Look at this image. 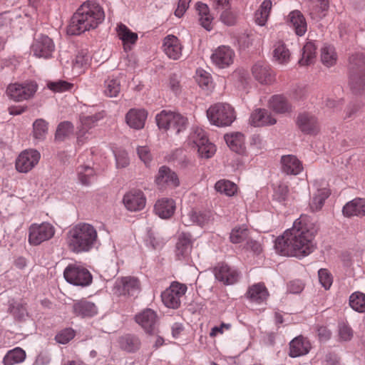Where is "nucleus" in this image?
Listing matches in <instances>:
<instances>
[{
	"instance_id": "nucleus-36",
	"label": "nucleus",
	"mask_w": 365,
	"mask_h": 365,
	"mask_svg": "<svg viewBox=\"0 0 365 365\" xmlns=\"http://www.w3.org/2000/svg\"><path fill=\"white\" fill-rule=\"evenodd\" d=\"M269 107L275 113H287L292 111V105L282 95H274L269 100Z\"/></svg>"
},
{
	"instance_id": "nucleus-40",
	"label": "nucleus",
	"mask_w": 365,
	"mask_h": 365,
	"mask_svg": "<svg viewBox=\"0 0 365 365\" xmlns=\"http://www.w3.org/2000/svg\"><path fill=\"white\" fill-rule=\"evenodd\" d=\"M272 3L270 0H264L261 4L259 8L255 14V21L259 26H264L269 18Z\"/></svg>"
},
{
	"instance_id": "nucleus-47",
	"label": "nucleus",
	"mask_w": 365,
	"mask_h": 365,
	"mask_svg": "<svg viewBox=\"0 0 365 365\" xmlns=\"http://www.w3.org/2000/svg\"><path fill=\"white\" fill-rule=\"evenodd\" d=\"M250 237V231L246 226L233 228L230 235V241L234 244L246 242Z\"/></svg>"
},
{
	"instance_id": "nucleus-6",
	"label": "nucleus",
	"mask_w": 365,
	"mask_h": 365,
	"mask_svg": "<svg viewBox=\"0 0 365 365\" xmlns=\"http://www.w3.org/2000/svg\"><path fill=\"white\" fill-rule=\"evenodd\" d=\"M155 120L160 129L170 130L175 133L183 131L187 125V120L185 116L166 110L158 113Z\"/></svg>"
},
{
	"instance_id": "nucleus-34",
	"label": "nucleus",
	"mask_w": 365,
	"mask_h": 365,
	"mask_svg": "<svg viewBox=\"0 0 365 365\" xmlns=\"http://www.w3.org/2000/svg\"><path fill=\"white\" fill-rule=\"evenodd\" d=\"M343 214L346 217L364 216L365 199L355 198L348 202L343 207Z\"/></svg>"
},
{
	"instance_id": "nucleus-62",
	"label": "nucleus",
	"mask_w": 365,
	"mask_h": 365,
	"mask_svg": "<svg viewBox=\"0 0 365 365\" xmlns=\"http://www.w3.org/2000/svg\"><path fill=\"white\" fill-rule=\"evenodd\" d=\"M113 153L118 168H125L128 165L129 159L128 157V153L125 150H119L114 151Z\"/></svg>"
},
{
	"instance_id": "nucleus-45",
	"label": "nucleus",
	"mask_w": 365,
	"mask_h": 365,
	"mask_svg": "<svg viewBox=\"0 0 365 365\" xmlns=\"http://www.w3.org/2000/svg\"><path fill=\"white\" fill-rule=\"evenodd\" d=\"M91 56L87 50L80 51L73 61V68L79 70L81 73L87 68L91 63Z\"/></svg>"
},
{
	"instance_id": "nucleus-28",
	"label": "nucleus",
	"mask_w": 365,
	"mask_h": 365,
	"mask_svg": "<svg viewBox=\"0 0 365 365\" xmlns=\"http://www.w3.org/2000/svg\"><path fill=\"white\" fill-rule=\"evenodd\" d=\"M102 93L108 98H116L121 91V83L119 76H108L102 85Z\"/></svg>"
},
{
	"instance_id": "nucleus-32",
	"label": "nucleus",
	"mask_w": 365,
	"mask_h": 365,
	"mask_svg": "<svg viewBox=\"0 0 365 365\" xmlns=\"http://www.w3.org/2000/svg\"><path fill=\"white\" fill-rule=\"evenodd\" d=\"M282 170L287 175H297L299 174L302 169V165L300 160L294 155H284L281 158Z\"/></svg>"
},
{
	"instance_id": "nucleus-39",
	"label": "nucleus",
	"mask_w": 365,
	"mask_h": 365,
	"mask_svg": "<svg viewBox=\"0 0 365 365\" xmlns=\"http://www.w3.org/2000/svg\"><path fill=\"white\" fill-rule=\"evenodd\" d=\"M317 46L314 41H308L303 47L302 57L299 63L301 66H308L314 63L316 58Z\"/></svg>"
},
{
	"instance_id": "nucleus-35",
	"label": "nucleus",
	"mask_w": 365,
	"mask_h": 365,
	"mask_svg": "<svg viewBox=\"0 0 365 365\" xmlns=\"http://www.w3.org/2000/svg\"><path fill=\"white\" fill-rule=\"evenodd\" d=\"M187 217L190 222L200 227H204L214 220V214L210 210H191Z\"/></svg>"
},
{
	"instance_id": "nucleus-2",
	"label": "nucleus",
	"mask_w": 365,
	"mask_h": 365,
	"mask_svg": "<svg viewBox=\"0 0 365 365\" xmlns=\"http://www.w3.org/2000/svg\"><path fill=\"white\" fill-rule=\"evenodd\" d=\"M104 19V11L98 3L94 1H85L73 15L67 32L70 35H79L97 28Z\"/></svg>"
},
{
	"instance_id": "nucleus-30",
	"label": "nucleus",
	"mask_w": 365,
	"mask_h": 365,
	"mask_svg": "<svg viewBox=\"0 0 365 365\" xmlns=\"http://www.w3.org/2000/svg\"><path fill=\"white\" fill-rule=\"evenodd\" d=\"M287 22L297 36H303L307 30V25L303 14L298 10L291 11L287 17Z\"/></svg>"
},
{
	"instance_id": "nucleus-49",
	"label": "nucleus",
	"mask_w": 365,
	"mask_h": 365,
	"mask_svg": "<svg viewBox=\"0 0 365 365\" xmlns=\"http://www.w3.org/2000/svg\"><path fill=\"white\" fill-rule=\"evenodd\" d=\"M196 81L199 86L205 91H211L214 88L210 74L203 69H197L196 71Z\"/></svg>"
},
{
	"instance_id": "nucleus-26",
	"label": "nucleus",
	"mask_w": 365,
	"mask_h": 365,
	"mask_svg": "<svg viewBox=\"0 0 365 365\" xmlns=\"http://www.w3.org/2000/svg\"><path fill=\"white\" fill-rule=\"evenodd\" d=\"M105 116V112L103 110L99 111L94 115H82L80 117V126L78 134V141L83 142L84 138H88L86 136L88 130L94 126L95 123L99 120L103 118Z\"/></svg>"
},
{
	"instance_id": "nucleus-4",
	"label": "nucleus",
	"mask_w": 365,
	"mask_h": 365,
	"mask_svg": "<svg viewBox=\"0 0 365 365\" xmlns=\"http://www.w3.org/2000/svg\"><path fill=\"white\" fill-rule=\"evenodd\" d=\"M349 85L357 92L365 90V56L352 54L349 58Z\"/></svg>"
},
{
	"instance_id": "nucleus-15",
	"label": "nucleus",
	"mask_w": 365,
	"mask_h": 365,
	"mask_svg": "<svg viewBox=\"0 0 365 365\" xmlns=\"http://www.w3.org/2000/svg\"><path fill=\"white\" fill-rule=\"evenodd\" d=\"M40 153L35 149H28L22 151L16 160V169L21 173L31 170L39 162Z\"/></svg>"
},
{
	"instance_id": "nucleus-10",
	"label": "nucleus",
	"mask_w": 365,
	"mask_h": 365,
	"mask_svg": "<svg viewBox=\"0 0 365 365\" xmlns=\"http://www.w3.org/2000/svg\"><path fill=\"white\" fill-rule=\"evenodd\" d=\"M55 232V227L49 222L33 223L29 227L28 242L32 246L39 245L51 240Z\"/></svg>"
},
{
	"instance_id": "nucleus-5",
	"label": "nucleus",
	"mask_w": 365,
	"mask_h": 365,
	"mask_svg": "<svg viewBox=\"0 0 365 365\" xmlns=\"http://www.w3.org/2000/svg\"><path fill=\"white\" fill-rule=\"evenodd\" d=\"M210 122L218 127L230 125L235 120L234 108L228 103H218L207 110Z\"/></svg>"
},
{
	"instance_id": "nucleus-27",
	"label": "nucleus",
	"mask_w": 365,
	"mask_h": 365,
	"mask_svg": "<svg viewBox=\"0 0 365 365\" xmlns=\"http://www.w3.org/2000/svg\"><path fill=\"white\" fill-rule=\"evenodd\" d=\"M192 250V236L190 233L182 232L179 235L176 244L175 255L178 260L188 258Z\"/></svg>"
},
{
	"instance_id": "nucleus-51",
	"label": "nucleus",
	"mask_w": 365,
	"mask_h": 365,
	"mask_svg": "<svg viewBox=\"0 0 365 365\" xmlns=\"http://www.w3.org/2000/svg\"><path fill=\"white\" fill-rule=\"evenodd\" d=\"M116 31L124 44L134 43L138 38V35L135 33L130 31L126 26L122 24L118 25Z\"/></svg>"
},
{
	"instance_id": "nucleus-1",
	"label": "nucleus",
	"mask_w": 365,
	"mask_h": 365,
	"mask_svg": "<svg viewBox=\"0 0 365 365\" xmlns=\"http://www.w3.org/2000/svg\"><path fill=\"white\" fill-rule=\"evenodd\" d=\"M313 240L314 232L307 217L301 216L294 222L292 227L276 239L274 247L283 256L305 257L314 250Z\"/></svg>"
},
{
	"instance_id": "nucleus-29",
	"label": "nucleus",
	"mask_w": 365,
	"mask_h": 365,
	"mask_svg": "<svg viewBox=\"0 0 365 365\" xmlns=\"http://www.w3.org/2000/svg\"><path fill=\"white\" fill-rule=\"evenodd\" d=\"M175 210V202L170 198H161L154 206L155 214L162 219H168L173 216Z\"/></svg>"
},
{
	"instance_id": "nucleus-22",
	"label": "nucleus",
	"mask_w": 365,
	"mask_h": 365,
	"mask_svg": "<svg viewBox=\"0 0 365 365\" xmlns=\"http://www.w3.org/2000/svg\"><path fill=\"white\" fill-rule=\"evenodd\" d=\"M135 322L148 333H153L158 322L155 312L146 309L135 316Z\"/></svg>"
},
{
	"instance_id": "nucleus-17",
	"label": "nucleus",
	"mask_w": 365,
	"mask_h": 365,
	"mask_svg": "<svg viewBox=\"0 0 365 365\" xmlns=\"http://www.w3.org/2000/svg\"><path fill=\"white\" fill-rule=\"evenodd\" d=\"M123 202L127 210L135 212L145 207L146 198L142 191L133 190L124 195Z\"/></svg>"
},
{
	"instance_id": "nucleus-64",
	"label": "nucleus",
	"mask_w": 365,
	"mask_h": 365,
	"mask_svg": "<svg viewBox=\"0 0 365 365\" xmlns=\"http://www.w3.org/2000/svg\"><path fill=\"white\" fill-rule=\"evenodd\" d=\"M191 0H179L178 7L175 11V15L179 18L183 16L189 7Z\"/></svg>"
},
{
	"instance_id": "nucleus-48",
	"label": "nucleus",
	"mask_w": 365,
	"mask_h": 365,
	"mask_svg": "<svg viewBox=\"0 0 365 365\" xmlns=\"http://www.w3.org/2000/svg\"><path fill=\"white\" fill-rule=\"evenodd\" d=\"M215 189L221 194L232 197L237 192V187L228 180H220L215 183Z\"/></svg>"
},
{
	"instance_id": "nucleus-16",
	"label": "nucleus",
	"mask_w": 365,
	"mask_h": 365,
	"mask_svg": "<svg viewBox=\"0 0 365 365\" xmlns=\"http://www.w3.org/2000/svg\"><path fill=\"white\" fill-rule=\"evenodd\" d=\"M252 73L261 84H272L275 81V74L270 65L265 61H257L252 68Z\"/></svg>"
},
{
	"instance_id": "nucleus-42",
	"label": "nucleus",
	"mask_w": 365,
	"mask_h": 365,
	"mask_svg": "<svg viewBox=\"0 0 365 365\" xmlns=\"http://www.w3.org/2000/svg\"><path fill=\"white\" fill-rule=\"evenodd\" d=\"M26 359V352L20 347H16L7 351L3 359L4 365H14L23 362Z\"/></svg>"
},
{
	"instance_id": "nucleus-57",
	"label": "nucleus",
	"mask_w": 365,
	"mask_h": 365,
	"mask_svg": "<svg viewBox=\"0 0 365 365\" xmlns=\"http://www.w3.org/2000/svg\"><path fill=\"white\" fill-rule=\"evenodd\" d=\"M220 20L227 26H233L237 21V14L230 9V6L228 9L222 10Z\"/></svg>"
},
{
	"instance_id": "nucleus-41",
	"label": "nucleus",
	"mask_w": 365,
	"mask_h": 365,
	"mask_svg": "<svg viewBox=\"0 0 365 365\" xmlns=\"http://www.w3.org/2000/svg\"><path fill=\"white\" fill-rule=\"evenodd\" d=\"M247 294L252 301L260 304L267 299L268 292L263 284L258 283L250 287Z\"/></svg>"
},
{
	"instance_id": "nucleus-18",
	"label": "nucleus",
	"mask_w": 365,
	"mask_h": 365,
	"mask_svg": "<svg viewBox=\"0 0 365 365\" xmlns=\"http://www.w3.org/2000/svg\"><path fill=\"white\" fill-rule=\"evenodd\" d=\"M73 313L80 318H91L98 312L95 303L83 298L74 300L72 305Z\"/></svg>"
},
{
	"instance_id": "nucleus-55",
	"label": "nucleus",
	"mask_w": 365,
	"mask_h": 365,
	"mask_svg": "<svg viewBox=\"0 0 365 365\" xmlns=\"http://www.w3.org/2000/svg\"><path fill=\"white\" fill-rule=\"evenodd\" d=\"M10 313L17 319L23 320L27 317L28 313L25 306L19 302H14L9 306Z\"/></svg>"
},
{
	"instance_id": "nucleus-23",
	"label": "nucleus",
	"mask_w": 365,
	"mask_h": 365,
	"mask_svg": "<svg viewBox=\"0 0 365 365\" xmlns=\"http://www.w3.org/2000/svg\"><path fill=\"white\" fill-rule=\"evenodd\" d=\"M148 116V113L143 108H131L125 115L127 125L133 129L140 130L143 128Z\"/></svg>"
},
{
	"instance_id": "nucleus-12",
	"label": "nucleus",
	"mask_w": 365,
	"mask_h": 365,
	"mask_svg": "<svg viewBox=\"0 0 365 365\" xmlns=\"http://www.w3.org/2000/svg\"><path fill=\"white\" fill-rule=\"evenodd\" d=\"M235 52L228 46L222 45L215 48L210 56L212 63L217 68L225 69L233 64Z\"/></svg>"
},
{
	"instance_id": "nucleus-54",
	"label": "nucleus",
	"mask_w": 365,
	"mask_h": 365,
	"mask_svg": "<svg viewBox=\"0 0 365 365\" xmlns=\"http://www.w3.org/2000/svg\"><path fill=\"white\" fill-rule=\"evenodd\" d=\"M120 346L127 351H134L139 346L138 339L134 336L126 335L120 339Z\"/></svg>"
},
{
	"instance_id": "nucleus-61",
	"label": "nucleus",
	"mask_w": 365,
	"mask_h": 365,
	"mask_svg": "<svg viewBox=\"0 0 365 365\" xmlns=\"http://www.w3.org/2000/svg\"><path fill=\"white\" fill-rule=\"evenodd\" d=\"M339 335L341 340L349 341L353 336V331L348 324L344 322H341L339 324Z\"/></svg>"
},
{
	"instance_id": "nucleus-24",
	"label": "nucleus",
	"mask_w": 365,
	"mask_h": 365,
	"mask_svg": "<svg viewBox=\"0 0 365 365\" xmlns=\"http://www.w3.org/2000/svg\"><path fill=\"white\" fill-rule=\"evenodd\" d=\"M182 45L180 40L173 35H168L163 39V50L170 58L179 59L182 55Z\"/></svg>"
},
{
	"instance_id": "nucleus-3",
	"label": "nucleus",
	"mask_w": 365,
	"mask_h": 365,
	"mask_svg": "<svg viewBox=\"0 0 365 365\" xmlns=\"http://www.w3.org/2000/svg\"><path fill=\"white\" fill-rule=\"evenodd\" d=\"M66 242L71 251L83 253L91 251L98 242V232L91 224L80 222L67 232Z\"/></svg>"
},
{
	"instance_id": "nucleus-53",
	"label": "nucleus",
	"mask_w": 365,
	"mask_h": 365,
	"mask_svg": "<svg viewBox=\"0 0 365 365\" xmlns=\"http://www.w3.org/2000/svg\"><path fill=\"white\" fill-rule=\"evenodd\" d=\"M289 188L284 183H280L274 189L273 200L282 205H285L288 199Z\"/></svg>"
},
{
	"instance_id": "nucleus-58",
	"label": "nucleus",
	"mask_w": 365,
	"mask_h": 365,
	"mask_svg": "<svg viewBox=\"0 0 365 365\" xmlns=\"http://www.w3.org/2000/svg\"><path fill=\"white\" fill-rule=\"evenodd\" d=\"M47 86L54 92H64L71 89L73 84L66 81H57L48 83Z\"/></svg>"
},
{
	"instance_id": "nucleus-14",
	"label": "nucleus",
	"mask_w": 365,
	"mask_h": 365,
	"mask_svg": "<svg viewBox=\"0 0 365 365\" xmlns=\"http://www.w3.org/2000/svg\"><path fill=\"white\" fill-rule=\"evenodd\" d=\"M113 291L119 296L135 297L140 292V283L133 277L118 278L115 281Z\"/></svg>"
},
{
	"instance_id": "nucleus-13",
	"label": "nucleus",
	"mask_w": 365,
	"mask_h": 365,
	"mask_svg": "<svg viewBox=\"0 0 365 365\" xmlns=\"http://www.w3.org/2000/svg\"><path fill=\"white\" fill-rule=\"evenodd\" d=\"M31 51L36 57L50 58L55 51V44L48 36L40 34L34 38Z\"/></svg>"
},
{
	"instance_id": "nucleus-11",
	"label": "nucleus",
	"mask_w": 365,
	"mask_h": 365,
	"mask_svg": "<svg viewBox=\"0 0 365 365\" xmlns=\"http://www.w3.org/2000/svg\"><path fill=\"white\" fill-rule=\"evenodd\" d=\"M187 289L185 284L178 282H173L161 294L162 302L165 307L171 309H178L181 304V299Z\"/></svg>"
},
{
	"instance_id": "nucleus-50",
	"label": "nucleus",
	"mask_w": 365,
	"mask_h": 365,
	"mask_svg": "<svg viewBox=\"0 0 365 365\" xmlns=\"http://www.w3.org/2000/svg\"><path fill=\"white\" fill-rule=\"evenodd\" d=\"M350 307L357 312H365V294L356 292L349 297Z\"/></svg>"
},
{
	"instance_id": "nucleus-52",
	"label": "nucleus",
	"mask_w": 365,
	"mask_h": 365,
	"mask_svg": "<svg viewBox=\"0 0 365 365\" xmlns=\"http://www.w3.org/2000/svg\"><path fill=\"white\" fill-rule=\"evenodd\" d=\"M77 173L78 180L83 185H88L94 179V170L88 165L79 167Z\"/></svg>"
},
{
	"instance_id": "nucleus-59",
	"label": "nucleus",
	"mask_w": 365,
	"mask_h": 365,
	"mask_svg": "<svg viewBox=\"0 0 365 365\" xmlns=\"http://www.w3.org/2000/svg\"><path fill=\"white\" fill-rule=\"evenodd\" d=\"M75 336L73 329L71 328L65 329L56 336V340L58 343L65 344L71 341Z\"/></svg>"
},
{
	"instance_id": "nucleus-56",
	"label": "nucleus",
	"mask_w": 365,
	"mask_h": 365,
	"mask_svg": "<svg viewBox=\"0 0 365 365\" xmlns=\"http://www.w3.org/2000/svg\"><path fill=\"white\" fill-rule=\"evenodd\" d=\"M73 132V125L68 122L65 121L61 123L56 130V138L57 140H62L65 138L69 136Z\"/></svg>"
},
{
	"instance_id": "nucleus-31",
	"label": "nucleus",
	"mask_w": 365,
	"mask_h": 365,
	"mask_svg": "<svg viewBox=\"0 0 365 365\" xmlns=\"http://www.w3.org/2000/svg\"><path fill=\"white\" fill-rule=\"evenodd\" d=\"M297 125L300 130L307 134H316L319 124L315 116L309 113H302L297 118Z\"/></svg>"
},
{
	"instance_id": "nucleus-19",
	"label": "nucleus",
	"mask_w": 365,
	"mask_h": 365,
	"mask_svg": "<svg viewBox=\"0 0 365 365\" xmlns=\"http://www.w3.org/2000/svg\"><path fill=\"white\" fill-rule=\"evenodd\" d=\"M214 274L215 278L225 285L234 284L240 278V273L236 269L224 264L216 267Z\"/></svg>"
},
{
	"instance_id": "nucleus-43",
	"label": "nucleus",
	"mask_w": 365,
	"mask_h": 365,
	"mask_svg": "<svg viewBox=\"0 0 365 365\" xmlns=\"http://www.w3.org/2000/svg\"><path fill=\"white\" fill-rule=\"evenodd\" d=\"M321 61L328 68L336 64L337 54L334 46L328 44L324 45L321 48Z\"/></svg>"
},
{
	"instance_id": "nucleus-25",
	"label": "nucleus",
	"mask_w": 365,
	"mask_h": 365,
	"mask_svg": "<svg viewBox=\"0 0 365 365\" xmlns=\"http://www.w3.org/2000/svg\"><path fill=\"white\" fill-rule=\"evenodd\" d=\"M276 123V118L266 109L257 108L250 117V123L255 127L272 125Z\"/></svg>"
},
{
	"instance_id": "nucleus-20",
	"label": "nucleus",
	"mask_w": 365,
	"mask_h": 365,
	"mask_svg": "<svg viewBox=\"0 0 365 365\" xmlns=\"http://www.w3.org/2000/svg\"><path fill=\"white\" fill-rule=\"evenodd\" d=\"M160 187H176L180 185V180L177 174L167 166H161L155 180Z\"/></svg>"
},
{
	"instance_id": "nucleus-63",
	"label": "nucleus",
	"mask_w": 365,
	"mask_h": 365,
	"mask_svg": "<svg viewBox=\"0 0 365 365\" xmlns=\"http://www.w3.org/2000/svg\"><path fill=\"white\" fill-rule=\"evenodd\" d=\"M137 152L140 159L145 165H148L151 160V154L149 148L146 146H140L138 148Z\"/></svg>"
},
{
	"instance_id": "nucleus-9",
	"label": "nucleus",
	"mask_w": 365,
	"mask_h": 365,
	"mask_svg": "<svg viewBox=\"0 0 365 365\" xmlns=\"http://www.w3.org/2000/svg\"><path fill=\"white\" fill-rule=\"evenodd\" d=\"M63 276L67 282L82 287L90 285L93 280L89 270L77 263L68 264L64 269Z\"/></svg>"
},
{
	"instance_id": "nucleus-8",
	"label": "nucleus",
	"mask_w": 365,
	"mask_h": 365,
	"mask_svg": "<svg viewBox=\"0 0 365 365\" xmlns=\"http://www.w3.org/2000/svg\"><path fill=\"white\" fill-rule=\"evenodd\" d=\"M188 143L197 149L202 158H210L216 152L215 145L207 139L206 133L202 128H195L188 137Z\"/></svg>"
},
{
	"instance_id": "nucleus-7",
	"label": "nucleus",
	"mask_w": 365,
	"mask_h": 365,
	"mask_svg": "<svg viewBox=\"0 0 365 365\" xmlns=\"http://www.w3.org/2000/svg\"><path fill=\"white\" fill-rule=\"evenodd\" d=\"M38 89V85L33 81L14 83L7 86L6 94L15 102H22L32 98Z\"/></svg>"
},
{
	"instance_id": "nucleus-60",
	"label": "nucleus",
	"mask_w": 365,
	"mask_h": 365,
	"mask_svg": "<svg viewBox=\"0 0 365 365\" xmlns=\"http://www.w3.org/2000/svg\"><path fill=\"white\" fill-rule=\"evenodd\" d=\"M320 284L325 289H329L332 284V277L325 269H320L318 272Z\"/></svg>"
},
{
	"instance_id": "nucleus-21",
	"label": "nucleus",
	"mask_w": 365,
	"mask_h": 365,
	"mask_svg": "<svg viewBox=\"0 0 365 365\" xmlns=\"http://www.w3.org/2000/svg\"><path fill=\"white\" fill-rule=\"evenodd\" d=\"M272 61L282 66H286L291 59V52L282 40L274 41L272 46Z\"/></svg>"
},
{
	"instance_id": "nucleus-44",
	"label": "nucleus",
	"mask_w": 365,
	"mask_h": 365,
	"mask_svg": "<svg viewBox=\"0 0 365 365\" xmlns=\"http://www.w3.org/2000/svg\"><path fill=\"white\" fill-rule=\"evenodd\" d=\"M329 195L330 192L327 188L317 190V192L314 195L309 203L310 209L312 211L317 212L321 210L326 199H327Z\"/></svg>"
},
{
	"instance_id": "nucleus-46",
	"label": "nucleus",
	"mask_w": 365,
	"mask_h": 365,
	"mask_svg": "<svg viewBox=\"0 0 365 365\" xmlns=\"http://www.w3.org/2000/svg\"><path fill=\"white\" fill-rule=\"evenodd\" d=\"M48 133V123L42 118L36 120L33 123V137L37 142L43 141Z\"/></svg>"
},
{
	"instance_id": "nucleus-38",
	"label": "nucleus",
	"mask_w": 365,
	"mask_h": 365,
	"mask_svg": "<svg viewBox=\"0 0 365 365\" xmlns=\"http://www.w3.org/2000/svg\"><path fill=\"white\" fill-rule=\"evenodd\" d=\"M196 9L199 15V21L201 26L207 31H210L212 29V20L210 10L207 4L197 2L196 4Z\"/></svg>"
},
{
	"instance_id": "nucleus-33",
	"label": "nucleus",
	"mask_w": 365,
	"mask_h": 365,
	"mask_svg": "<svg viewBox=\"0 0 365 365\" xmlns=\"http://www.w3.org/2000/svg\"><path fill=\"white\" fill-rule=\"evenodd\" d=\"M311 349L309 341L302 337L298 336L291 341L289 344V356L298 357L307 354Z\"/></svg>"
},
{
	"instance_id": "nucleus-37",
	"label": "nucleus",
	"mask_w": 365,
	"mask_h": 365,
	"mask_svg": "<svg viewBox=\"0 0 365 365\" xmlns=\"http://www.w3.org/2000/svg\"><path fill=\"white\" fill-rule=\"evenodd\" d=\"M227 146L234 152L241 153L244 151L245 137L241 133H232L225 135Z\"/></svg>"
}]
</instances>
